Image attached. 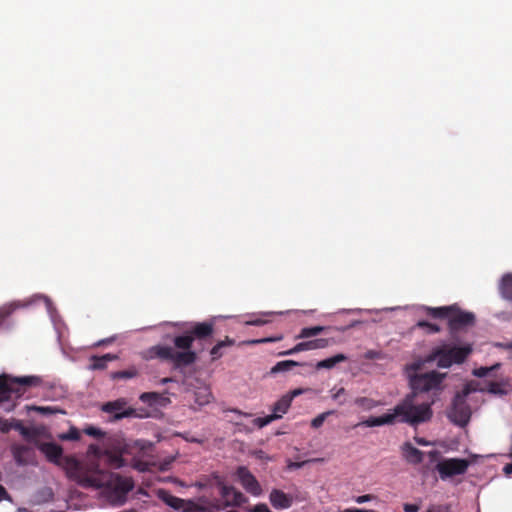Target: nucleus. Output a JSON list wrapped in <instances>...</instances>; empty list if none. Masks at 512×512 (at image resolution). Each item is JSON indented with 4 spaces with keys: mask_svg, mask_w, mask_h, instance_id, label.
<instances>
[{
    "mask_svg": "<svg viewBox=\"0 0 512 512\" xmlns=\"http://www.w3.org/2000/svg\"><path fill=\"white\" fill-rule=\"evenodd\" d=\"M215 331L214 321L192 322L188 328L173 339L174 348L167 345H155L146 351L147 359H160L170 362L175 368L187 367L197 360V353L193 351L192 345L195 341L198 344L210 343Z\"/></svg>",
    "mask_w": 512,
    "mask_h": 512,
    "instance_id": "f257e3e1",
    "label": "nucleus"
},
{
    "mask_svg": "<svg viewBox=\"0 0 512 512\" xmlns=\"http://www.w3.org/2000/svg\"><path fill=\"white\" fill-rule=\"evenodd\" d=\"M78 483L85 488L102 489L103 497L115 506L123 505L134 488L131 477L99 469L80 474Z\"/></svg>",
    "mask_w": 512,
    "mask_h": 512,
    "instance_id": "f03ea898",
    "label": "nucleus"
},
{
    "mask_svg": "<svg viewBox=\"0 0 512 512\" xmlns=\"http://www.w3.org/2000/svg\"><path fill=\"white\" fill-rule=\"evenodd\" d=\"M433 415L430 403L414 404V394H408L394 408L392 413L379 417L371 416L356 426L376 427L393 425L396 422L407 423L411 426L427 422Z\"/></svg>",
    "mask_w": 512,
    "mask_h": 512,
    "instance_id": "7ed1b4c3",
    "label": "nucleus"
},
{
    "mask_svg": "<svg viewBox=\"0 0 512 512\" xmlns=\"http://www.w3.org/2000/svg\"><path fill=\"white\" fill-rule=\"evenodd\" d=\"M42 380L38 376L15 377L9 374L0 375V407L5 412L15 409L16 401L32 388L39 387Z\"/></svg>",
    "mask_w": 512,
    "mask_h": 512,
    "instance_id": "20e7f679",
    "label": "nucleus"
},
{
    "mask_svg": "<svg viewBox=\"0 0 512 512\" xmlns=\"http://www.w3.org/2000/svg\"><path fill=\"white\" fill-rule=\"evenodd\" d=\"M423 309L432 318L448 319L451 333L472 326L475 322V315L473 313L462 311L456 304L442 307L424 306Z\"/></svg>",
    "mask_w": 512,
    "mask_h": 512,
    "instance_id": "39448f33",
    "label": "nucleus"
},
{
    "mask_svg": "<svg viewBox=\"0 0 512 512\" xmlns=\"http://www.w3.org/2000/svg\"><path fill=\"white\" fill-rule=\"evenodd\" d=\"M471 352L472 347L469 344L461 347H450L444 344L432 349L428 361H437L438 367L449 368L453 363H463Z\"/></svg>",
    "mask_w": 512,
    "mask_h": 512,
    "instance_id": "423d86ee",
    "label": "nucleus"
},
{
    "mask_svg": "<svg viewBox=\"0 0 512 512\" xmlns=\"http://www.w3.org/2000/svg\"><path fill=\"white\" fill-rule=\"evenodd\" d=\"M445 377V373H439L437 371L416 374L410 379L411 387L413 389L411 394H414L415 399L417 392H428L440 389Z\"/></svg>",
    "mask_w": 512,
    "mask_h": 512,
    "instance_id": "0eeeda50",
    "label": "nucleus"
},
{
    "mask_svg": "<svg viewBox=\"0 0 512 512\" xmlns=\"http://www.w3.org/2000/svg\"><path fill=\"white\" fill-rule=\"evenodd\" d=\"M469 465L470 462L466 459L449 458L440 461L436 465V470L438 471L440 478L442 480H446L447 478L466 473Z\"/></svg>",
    "mask_w": 512,
    "mask_h": 512,
    "instance_id": "6e6552de",
    "label": "nucleus"
},
{
    "mask_svg": "<svg viewBox=\"0 0 512 512\" xmlns=\"http://www.w3.org/2000/svg\"><path fill=\"white\" fill-rule=\"evenodd\" d=\"M471 417V410L466 403L464 396L457 394L452 402V407L448 412V418L456 425L464 427L468 424Z\"/></svg>",
    "mask_w": 512,
    "mask_h": 512,
    "instance_id": "1a4fd4ad",
    "label": "nucleus"
},
{
    "mask_svg": "<svg viewBox=\"0 0 512 512\" xmlns=\"http://www.w3.org/2000/svg\"><path fill=\"white\" fill-rule=\"evenodd\" d=\"M236 475L242 487L251 495L259 496L262 493V488L256 477L245 466H239Z\"/></svg>",
    "mask_w": 512,
    "mask_h": 512,
    "instance_id": "9d476101",
    "label": "nucleus"
},
{
    "mask_svg": "<svg viewBox=\"0 0 512 512\" xmlns=\"http://www.w3.org/2000/svg\"><path fill=\"white\" fill-rule=\"evenodd\" d=\"M102 410L106 413L113 414L114 418L117 420L135 415V409L127 407V401L124 398L105 403L102 406Z\"/></svg>",
    "mask_w": 512,
    "mask_h": 512,
    "instance_id": "9b49d317",
    "label": "nucleus"
},
{
    "mask_svg": "<svg viewBox=\"0 0 512 512\" xmlns=\"http://www.w3.org/2000/svg\"><path fill=\"white\" fill-rule=\"evenodd\" d=\"M18 431L25 439L30 440L37 436L34 429L25 427L22 421L17 419H4L0 418V432L8 433L10 430Z\"/></svg>",
    "mask_w": 512,
    "mask_h": 512,
    "instance_id": "f8f14e48",
    "label": "nucleus"
},
{
    "mask_svg": "<svg viewBox=\"0 0 512 512\" xmlns=\"http://www.w3.org/2000/svg\"><path fill=\"white\" fill-rule=\"evenodd\" d=\"M158 498L165 503L167 506L171 507L176 511L186 512L191 509V505L193 503L192 500H185L174 496L168 490L159 489L157 492Z\"/></svg>",
    "mask_w": 512,
    "mask_h": 512,
    "instance_id": "ddd939ff",
    "label": "nucleus"
},
{
    "mask_svg": "<svg viewBox=\"0 0 512 512\" xmlns=\"http://www.w3.org/2000/svg\"><path fill=\"white\" fill-rule=\"evenodd\" d=\"M329 346V340L324 338L304 341L296 344L293 348L282 351L278 355L286 356V355H294L296 353L307 351V350H316V349H324Z\"/></svg>",
    "mask_w": 512,
    "mask_h": 512,
    "instance_id": "4468645a",
    "label": "nucleus"
},
{
    "mask_svg": "<svg viewBox=\"0 0 512 512\" xmlns=\"http://www.w3.org/2000/svg\"><path fill=\"white\" fill-rule=\"evenodd\" d=\"M218 487L219 493L222 498H227V493L229 491H232V498L230 500H227V507L241 506L248 501L247 497L242 492L237 490L234 486L227 485L224 482H219Z\"/></svg>",
    "mask_w": 512,
    "mask_h": 512,
    "instance_id": "2eb2a0df",
    "label": "nucleus"
},
{
    "mask_svg": "<svg viewBox=\"0 0 512 512\" xmlns=\"http://www.w3.org/2000/svg\"><path fill=\"white\" fill-rule=\"evenodd\" d=\"M269 501L276 510L288 509L293 504V497L280 489H272L269 494Z\"/></svg>",
    "mask_w": 512,
    "mask_h": 512,
    "instance_id": "dca6fc26",
    "label": "nucleus"
},
{
    "mask_svg": "<svg viewBox=\"0 0 512 512\" xmlns=\"http://www.w3.org/2000/svg\"><path fill=\"white\" fill-rule=\"evenodd\" d=\"M38 449L53 463H58L63 454L62 447L54 442H42Z\"/></svg>",
    "mask_w": 512,
    "mask_h": 512,
    "instance_id": "f3484780",
    "label": "nucleus"
},
{
    "mask_svg": "<svg viewBox=\"0 0 512 512\" xmlns=\"http://www.w3.org/2000/svg\"><path fill=\"white\" fill-rule=\"evenodd\" d=\"M402 453L408 463L417 465L423 461L424 453L409 442L403 444Z\"/></svg>",
    "mask_w": 512,
    "mask_h": 512,
    "instance_id": "a211bd4d",
    "label": "nucleus"
},
{
    "mask_svg": "<svg viewBox=\"0 0 512 512\" xmlns=\"http://www.w3.org/2000/svg\"><path fill=\"white\" fill-rule=\"evenodd\" d=\"M235 345V340L225 336L223 340L218 341L210 350L211 361H217L224 355V348Z\"/></svg>",
    "mask_w": 512,
    "mask_h": 512,
    "instance_id": "6ab92c4d",
    "label": "nucleus"
},
{
    "mask_svg": "<svg viewBox=\"0 0 512 512\" xmlns=\"http://www.w3.org/2000/svg\"><path fill=\"white\" fill-rule=\"evenodd\" d=\"M118 357L114 354H104L102 356H92L90 358L89 368L91 370H103L107 367L108 362L116 360Z\"/></svg>",
    "mask_w": 512,
    "mask_h": 512,
    "instance_id": "aec40b11",
    "label": "nucleus"
},
{
    "mask_svg": "<svg viewBox=\"0 0 512 512\" xmlns=\"http://www.w3.org/2000/svg\"><path fill=\"white\" fill-rule=\"evenodd\" d=\"M347 359H348V357L345 354L339 353V354H336V355H334L332 357H329V358H326L324 360H321V361L317 362L316 365H315V368L317 370L332 369L337 364H339L341 362L347 361Z\"/></svg>",
    "mask_w": 512,
    "mask_h": 512,
    "instance_id": "412c9836",
    "label": "nucleus"
},
{
    "mask_svg": "<svg viewBox=\"0 0 512 512\" xmlns=\"http://www.w3.org/2000/svg\"><path fill=\"white\" fill-rule=\"evenodd\" d=\"M30 452L31 449L25 445H14L12 447V454L15 459V462L21 466L28 464L27 455Z\"/></svg>",
    "mask_w": 512,
    "mask_h": 512,
    "instance_id": "4be33fe9",
    "label": "nucleus"
},
{
    "mask_svg": "<svg viewBox=\"0 0 512 512\" xmlns=\"http://www.w3.org/2000/svg\"><path fill=\"white\" fill-rule=\"evenodd\" d=\"M293 400V395H284L282 396L273 406V414L279 415V418L285 414L289 407L291 406V402Z\"/></svg>",
    "mask_w": 512,
    "mask_h": 512,
    "instance_id": "5701e85b",
    "label": "nucleus"
},
{
    "mask_svg": "<svg viewBox=\"0 0 512 512\" xmlns=\"http://www.w3.org/2000/svg\"><path fill=\"white\" fill-rule=\"evenodd\" d=\"M303 365H306V364L305 363H299V362L294 361V360H284V361L277 362L271 368L270 373L271 374H277V373H280V372H286V371H290L293 367L303 366Z\"/></svg>",
    "mask_w": 512,
    "mask_h": 512,
    "instance_id": "b1692460",
    "label": "nucleus"
},
{
    "mask_svg": "<svg viewBox=\"0 0 512 512\" xmlns=\"http://www.w3.org/2000/svg\"><path fill=\"white\" fill-rule=\"evenodd\" d=\"M500 293L503 298L512 300V274H506L502 277Z\"/></svg>",
    "mask_w": 512,
    "mask_h": 512,
    "instance_id": "393cba45",
    "label": "nucleus"
},
{
    "mask_svg": "<svg viewBox=\"0 0 512 512\" xmlns=\"http://www.w3.org/2000/svg\"><path fill=\"white\" fill-rule=\"evenodd\" d=\"M355 404L366 411H369L378 406L384 405V403L382 401L374 400L369 397H358L355 399Z\"/></svg>",
    "mask_w": 512,
    "mask_h": 512,
    "instance_id": "a878e982",
    "label": "nucleus"
},
{
    "mask_svg": "<svg viewBox=\"0 0 512 512\" xmlns=\"http://www.w3.org/2000/svg\"><path fill=\"white\" fill-rule=\"evenodd\" d=\"M24 305L13 302L10 304H7L0 308V326L3 324V322L18 308L23 307Z\"/></svg>",
    "mask_w": 512,
    "mask_h": 512,
    "instance_id": "bb28decb",
    "label": "nucleus"
},
{
    "mask_svg": "<svg viewBox=\"0 0 512 512\" xmlns=\"http://www.w3.org/2000/svg\"><path fill=\"white\" fill-rule=\"evenodd\" d=\"M323 326H313L302 328L300 333L296 336L297 339L310 338L319 335L324 331Z\"/></svg>",
    "mask_w": 512,
    "mask_h": 512,
    "instance_id": "cd10ccee",
    "label": "nucleus"
},
{
    "mask_svg": "<svg viewBox=\"0 0 512 512\" xmlns=\"http://www.w3.org/2000/svg\"><path fill=\"white\" fill-rule=\"evenodd\" d=\"M29 409L39 412L42 415L65 414V411L52 406H32Z\"/></svg>",
    "mask_w": 512,
    "mask_h": 512,
    "instance_id": "c85d7f7f",
    "label": "nucleus"
},
{
    "mask_svg": "<svg viewBox=\"0 0 512 512\" xmlns=\"http://www.w3.org/2000/svg\"><path fill=\"white\" fill-rule=\"evenodd\" d=\"M138 375V371L135 367H131L127 370L117 371L112 374L113 379H131Z\"/></svg>",
    "mask_w": 512,
    "mask_h": 512,
    "instance_id": "c756f323",
    "label": "nucleus"
},
{
    "mask_svg": "<svg viewBox=\"0 0 512 512\" xmlns=\"http://www.w3.org/2000/svg\"><path fill=\"white\" fill-rule=\"evenodd\" d=\"M190 507L191 509L187 510L186 512H221V507L219 505L202 506L193 502Z\"/></svg>",
    "mask_w": 512,
    "mask_h": 512,
    "instance_id": "7c9ffc66",
    "label": "nucleus"
},
{
    "mask_svg": "<svg viewBox=\"0 0 512 512\" xmlns=\"http://www.w3.org/2000/svg\"><path fill=\"white\" fill-rule=\"evenodd\" d=\"M416 327L426 329L427 332L430 333V334L438 333V332L441 331V328L439 327V325L434 324V323H430V322L425 321V320H419L416 323Z\"/></svg>",
    "mask_w": 512,
    "mask_h": 512,
    "instance_id": "2f4dec72",
    "label": "nucleus"
},
{
    "mask_svg": "<svg viewBox=\"0 0 512 512\" xmlns=\"http://www.w3.org/2000/svg\"><path fill=\"white\" fill-rule=\"evenodd\" d=\"M279 419V415H268L266 417H258L253 420V423L258 428H263L270 424L272 421Z\"/></svg>",
    "mask_w": 512,
    "mask_h": 512,
    "instance_id": "473e14b6",
    "label": "nucleus"
},
{
    "mask_svg": "<svg viewBox=\"0 0 512 512\" xmlns=\"http://www.w3.org/2000/svg\"><path fill=\"white\" fill-rule=\"evenodd\" d=\"M332 414V411H327V412H323L321 414H319L317 417H315L312 421H311V426L315 429L321 427L324 423V421L326 420L327 416Z\"/></svg>",
    "mask_w": 512,
    "mask_h": 512,
    "instance_id": "72a5a7b5",
    "label": "nucleus"
},
{
    "mask_svg": "<svg viewBox=\"0 0 512 512\" xmlns=\"http://www.w3.org/2000/svg\"><path fill=\"white\" fill-rule=\"evenodd\" d=\"M158 398L159 394L156 392H145L140 395V400L149 404L156 403Z\"/></svg>",
    "mask_w": 512,
    "mask_h": 512,
    "instance_id": "f704fd0d",
    "label": "nucleus"
},
{
    "mask_svg": "<svg viewBox=\"0 0 512 512\" xmlns=\"http://www.w3.org/2000/svg\"><path fill=\"white\" fill-rule=\"evenodd\" d=\"M84 432L85 434L95 438H100L104 435V433L99 428H96L94 426H89L85 428Z\"/></svg>",
    "mask_w": 512,
    "mask_h": 512,
    "instance_id": "c9c22d12",
    "label": "nucleus"
},
{
    "mask_svg": "<svg viewBox=\"0 0 512 512\" xmlns=\"http://www.w3.org/2000/svg\"><path fill=\"white\" fill-rule=\"evenodd\" d=\"M281 339H282V336L268 337V338H263V339H256V340L247 341L246 343L247 344L269 343V342L280 341Z\"/></svg>",
    "mask_w": 512,
    "mask_h": 512,
    "instance_id": "e433bc0d",
    "label": "nucleus"
},
{
    "mask_svg": "<svg viewBox=\"0 0 512 512\" xmlns=\"http://www.w3.org/2000/svg\"><path fill=\"white\" fill-rule=\"evenodd\" d=\"M63 439L67 440H79L80 439V433L76 428H71L66 435L62 437Z\"/></svg>",
    "mask_w": 512,
    "mask_h": 512,
    "instance_id": "4c0bfd02",
    "label": "nucleus"
},
{
    "mask_svg": "<svg viewBox=\"0 0 512 512\" xmlns=\"http://www.w3.org/2000/svg\"><path fill=\"white\" fill-rule=\"evenodd\" d=\"M427 512H450V507L448 505H432Z\"/></svg>",
    "mask_w": 512,
    "mask_h": 512,
    "instance_id": "58836bf2",
    "label": "nucleus"
},
{
    "mask_svg": "<svg viewBox=\"0 0 512 512\" xmlns=\"http://www.w3.org/2000/svg\"><path fill=\"white\" fill-rule=\"evenodd\" d=\"M250 512H272L264 503L256 504Z\"/></svg>",
    "mask_w": 512,
    "mask_h": 512,
    "instance_id": "ea45409f",
    "label": "nucleus"
},
{
    "mask_svg": "<svg viewBox=\"0 0 512 512\" xmlns=\"http://www.w3.org/2000/svg\"><path fill=\"white\" fill-rule=\"evenodd\" d=\"M245 323L247 325H251V326H262L267 323V320H264L262 318H254V319L247 320Z\"/></svg>",
    "mask_w": 512,
    "mask_h": 512,
    "instance_id": "a19ab883",
    "label": "nucleus"
},
{
    "mask_svg": "<svg viewBox=\"0 0 512 512\" xmlns=\"http://www.w3.org/2000/svg\"><path fill=\"white\" fill-rule=\"evenodd\" d=\"M490 371H491V368L480 367L474 371V374L478 377H485L489 374Z\"/></svg>",
    "mask_w": 512,
    "mask_h": 512,
    "instance_id": "79ce46f5",
    "label": "nucleus"
},
{
    "mask_svg": "<svg viewBox=\"0 0 512 512\" xmlns=\"http://www.w3.org/2000/svg\"><path fill=\"white\" fill-rule=\"evenodd\" d=\"M375 496L374 495H371V494H365V495H361V496H358L355 501L359 504H362V503H365V502H368V501H371L372 499H374Z\"/></svg>",
    "mask_w": 512,
    "mask_h": 512,
    "instance_id": "37998d69",
    "label": "nucleus"
},
{
    "mask_svg": "<svg viewBox=\"0 0 512 512\" xmlns=\"http://www.w3.org/2000/svg\"><path fill=\"white\" fill-rule=\"evenodd\" d=\"M403 510L405 512H418L419 511V506L416 505V504L405 503L403 505Z\"/></svg>",
    "mask_w": 512,
    "mask_h": 512,
    "instance_id": "c03bdc74",
    "label": "nucleus"
},
{
    "mask_svg": "<svg viewBox=\"0 0 512 512\" xmlns=\"http://www.w3.org/2000/svg\"><path fill=\"white\" fill-rule=\"evenodd\" d=\"M3 500H11V497L5 487L3 485H0V501Z\"/></svg>",
    "mask_w": 512,
    "mask_h": 512,
    "instance_id": "a18cd8bd",
    "label": "nucleus"
},
{
    "mask_svg": "<svg viewBox=\"0 0 512 512\" xmlns=\"http://www.w3.org/2000/svg\"><path fill=\"white\" fill-rule=\"evenodd\" d=\"M345 394V389L343 387L339 388L335 393L332 394V398L334 400H338L341 395Z\"/></svg>",
    "mask_w": 512,
    "mask_h": 512,
    "instance_id": "49530a36",
    "label": "nucleus"
},
{
    "mask_svg": "<svg viewBox=\"0 0 512 512\" xmlns=\"http://www.w3.org/2000/svg\"><path fill=\"white\" fill-rule=\"evenodd\" d=\"M415 441L417 444L421 445V446H427L429 445V441H427L426 439L424 438H420V437H416L415 438Z\"/></svg>",
    "mask_w": 512,
    "mask_h": 512,
    "instance_id": "de8ad7c7",
    "label": "nucleus"
},
{
    "mask_svg": "<svg viewBox=\"0 0 512 512\" xmlns=\"http://www.w3.org/2000/svg\"><path fill=\"white\" fill-rule=\"evenodd\" d=\"M342 512H374V511H367V510L358 509V508H349V509H345Z\"/></svg>",
    "mask_w": 512,
    "mask_h": 512,
    "instance_id": "09e8293b",
    "label": "nucleus"
},
{
    "mask_svg": "<svg viewBox=\"0 0 512 512\" xmlns=\"http://www.w3.org/2000/svg\"><path fill=\"white\" fill-rule=\"evenodd\" d=\"M210 396H211L210 393H206L205 396H204V399L202 401H200L199 404L203 405L205 403H208Z\"/></svg>",
    "mask_w": 512,
    "mask_h": 512,
    "instance_id": "8fccbe9b",
    "label": "nucleus"
},
{
    "mask_svg": "<svg viewBox=\"0 0 512 512\" xmlns=\"http://www.w3.org/2000/svg\"><path fill=\"white\" fill-rule=\"evenodd\" d=\"M231 498H232V491H229L227 493V498H222L223 501H224L223 504H224L225 507H227V500H230Z\"/></svg>",
    "mask_w": 512,
    "mask_h": 512,
    "instance_id": "3c124183",
    "label": "nucleus"
},
{
    "mask_svg": "<svg viewBox=\"0 0 512 512\" xmlns=\"http://www.w3.org/2000/svg\"><path fill=\"white\" fill-rule=\"evenodd\" d=\"M439 452L437 450H433L429 452V456L434 459L438 456Z\"/></svg>",
    "mask_w": 512,
    "mask_h": 512,
    "instance_id": "603ef678",
    "label": "nucleus"
},
{
    "mask_svg": "<svg viewBox=\"0 0 512 512\" xmlns=\"http://www.w3.org/2000/svg\"><path fill=\"white\" fill-rule=\"evenodd\" d=\"M504 471L507 473H511L512 472V464L506 465L504 468Z\"/></svg>",
    "mask_w": 512,
    "mask_h": 512,
    "instance_id": "864d4df0",
    "label": "nucleus"
},
{
    "mask_svg": "<svg viewBox=\"0 0 512 512\" xmlns=\"http://www.w3.org/2000/svg\"><path fill=\"white\" fill-rule=\"evenodd\" d=\"M299 394H301V390L298 389V390L292 391L289 395H293V398H294L295 396H297Z\"/></svg>",
    "mask_w": 512,
    "mask_h": 512,
    "instance_id": "5fc2aeb1",
    "label": "nucleus"
},
{
    "mask_svg": "<svg viewBox=\"0 0 512 512\" xmlns=\"http://www.w3.org/2000/svg\"><path fill=\"white\" fill-rule=\"evenodd\" d=\"M366 357L369 358V359H372L374 358V353L372 351H369L367 354H366Z\"/></svg>",
    "mask_w": 512,
    "mask_h": 512,
    "instance_id": "6e6d98bb",
    "label": "nucleus"
},
{
    "mask_svg": "<svg viewBox=\"0 0 512 512\" xmlns=\"http://www.w3.org/2000/svg\"><path fill=\"white\" fill-rule=\"evenodd\" d=\"M18 512H31V511H29V510H28V509H26V508H20V509L18 510Z\"/></svg>",
    "mask_w": 512,
    "mask_h": 512,
    "instance_id": "4d7b16f0",
    "label": "nucleus"
},
{
    "mask_svg": "<svg viewBox=\"0 0 512 512\" xmlns=\"http://www.w3.org/2000/svg\"><path fill=\"white\" fill-rule=\"evenodd\" d=\"M170 381H171V378H164V379H162L163 383H167V382H170Z\"/></svg>",
    "mask_w": 512,
    "mask_h": 512,
    "instance_id": "13d9d810",
    "label": "nucleus"
}]
</instances>
